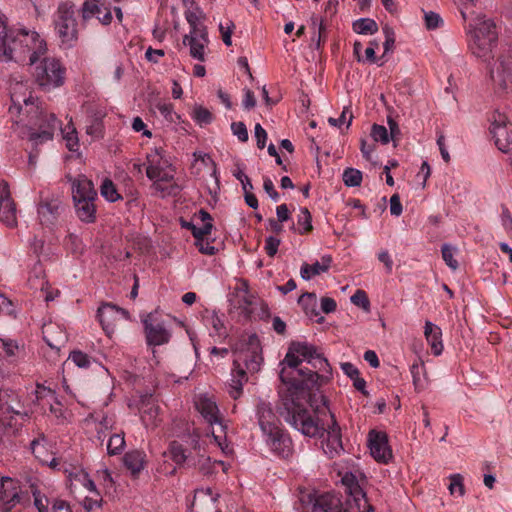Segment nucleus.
Instances as JSON below:
<instances>
[{"mask_svg":"<svg viewBox=\"0 0 512 512\" xmlns=\"http://www.w3.org/2000/svg\"><path fill=\"white\" fill-rule=\"evenodd\" d=\"M301 362L302 360L299 358V355L292 349V344H290L282 362V364H287L288 369L282 368L279 375L281 382L287 386L289 395L282 398L278 412L285 421L303 435L316 437L322 435L325 428L298 401V393L316 387L318 379L321 377L317 372L308 367L299 369L298 366Z\"/></svg>","mask_w":512,"mask_h":512,"instance_id":"obj_1","label":"nucleus"},{"mask_svg":"<svg viewBox=\"0 0 512 512\" xmlns=\"http://www.w3.org/2000/svg\"><path fill=\"white\" fill-rule=\"evenodd\" d=\"M11 105L9 112L11 115L25 114L27 125L30 126L29 139L34 144H40L51 140L55 129L58 126V120L52 113L40 109L35 105L31 92L23 83H15L10 90Z\"/></svg>","mask_w":512,"mask_h":512,"instance_id":"obj_2","label":"nucleus"},{"mask_svg":"<svg viewBox=\"0 0 512 512\" xmlns=\"http://www.w3.org/2000/svg\"><path fill=\"white\" fill-rule=\"evenodd\" d=\"M46 51V41L36 31L10 29L3 47H0V57L5 61L33 65Z\"/></svg>","mask_w":512,"mask_h":512,"instance_id":"obj_3","label":"nucleus"},{"mask_svg":"<svg viewBox=\"0 0 512 512\" xmlns=\"http://www.w3.org/2000/svg\"><path fill=\"white\" fill-rule=\"evenodd\" d=\"M233 364L229 383V395L237 400L243 393V385L248 382V373L259 371L263 361L260 342L256 335L249 336V341L233 352Z\"/></svg>","mask_w":512,"mask_h":512,"instance_id":"obj_4","label":"nucleus"},{"mask_svg":"<svg viewBox=\"0 0 512 512\" xmlns=\"http://www.w3.org/2000/svg\"><path fill=\"white\" fill-rule=\"evenodd\" d=\"M475 27L468 31V47L472 54L489 62L494 57V49L497 47L498 33L496 25L491 19H478Z\"/></svg>","mask_w":512,"mask_h":512,"instance_id":"obj_5","label":"nucleus"},{"mask_svg":"<svg viewBox=\"0 0 512 512\" xmlns=\"http://www.w3.org/2000/svg\"><path fill=\"white\" fill-rule=\"evenodd\" d=\"M76 7L71 2H62L54 14L53 23L63 48H71L78 39Z\"/></svg>","mask_w":512,"mask_h":512,"instance_id":"obj_6","label":"nucleus"},{"mask_svg":"<svg viewBox=\"0 0 512 512\" xmlns=\"http://www.w3.org/2000/svg\"><path fill=\"white\" fill-rule=\"evenodd\" d=\"M22 405L15 391L4 389L0 384V427L4 430H17L19 418H24Z\"/></svg>","mask_w":512,"mask_h":512,"instance_id":"obj_7","label":"nucleus"},{"mask_svg":"<svg viewBox=\"0 0 512 512\" xmlns=\"http://www.w3.org/2000/svg\"><path fill=\"white\" fill-rule=\"evenodd\" d=\"M65 74L66 69L58 59L45 57L36 66L34 77L44 90H51L64 83Z\"/></svg>","mask_w":512,"mask_h":512,"instance_id":"obj_8","label":"nucleus"},{"mask_svg":"<svg viewBox=\"0 0 512 512\" xmlns=\"http://www.w3.org/2000/svg\"><path fill=\"white\" fill-rule=\"evenodd\" d=\"M30 501L29 494L22 491L19 482L3 477L0 483V511L12 512L18 505L24 506Z\"/></svg>","mask_w":512,"mask_h":512,"instance_id":"obj_9","label":"nucleus"},{"mask_svg":"<svg viewBox=\"0 0 512 512\" xmlns=\"http://www.w3.org/2000/svg\"><path fill=\"white\" fill-rule=\"evenodd\" d=\"M63 211L64 206L59 197L40 194L37 212L39 221L43 226L54 225Z\"/></svg>","mask_w":512,"mask_h":512,"instance_id":"obj_10","label":"nucleus"},{"mask_svg":"<svg viewBox=\"0 0 512 512\" xmlns=\"http://www.w3.org/2000/svg\"><path fill=\"white\" fill-rule=\"evenodd\" d=\"M67 179L71 184L73 203L84 202L87 200H98V193L94 188L93 182L85 175L80 174L76 177L68 175Z\"/></svg>","mask_w":512,"mask_h":512,"instance_id":"obj_11","label":"nucleus"},{"mask_svg":"<svg viewBox=\"0 0 512 512\" xmlns=\"http://www.w3.org/2000/svg\"><path fill=\"white\" fill-rule=\"evenodd\" d=\"M97 318L107 335L114 332L115 322L120 318L129 319V312L111 303L98 308Z\"/></svg>","mask_w":512,"mask_h":512,"instance_id":"obj_12","label":"nucleus"},{"mask_svg":"<svg viewBox=\"0 0 512 512\" xmlns=\"http://www.w3.org/2000/svg\"><path fill=\"white\" fill-rule=\"evenodd\" d=\"M0 221L10 228L17 225L16 204L5 181L0 182Z\"/></svg>","mask_w":512,"mask_h":512,"instance_id":"obj_13","label":"nucleus"},{"mask_svg":"<svg viewBox=\"0 0 512 512\" xmlns=\"http://www.w3.org/2000/svg\"><path fill=\"white\" fill-rule=\"evenodd\" d=\"M180 225L182 228L190 230L195 240L209 235L213 227L210 214L203 209L198 214H194L189 221L180 218Z\"/></svg>","mask_w":512,"mask_h":512,"instance_id":"obj_14","label":"nucleus"},{"mask_svg":"<svg viewBox=\"0 0 512 512\" xmlns=\"http://www.w3.org/2000/svg\"><path fill=\"white\" fill-rule=\"evenodd\" d=\"M371 456L380 463H388L392 458V450L385 432L371 430L368 435Z\"/></svg>","mask_w":512,"mask_h":512,"instance_id":"obj_15","label":"nucleus"},{"mask_svg":"<svg viewBox=\"0 0 512 512\" xmlns=\"http://www.w3.org/2000/svg\"><path fill=\"white\" fill-rule=\"evenodd\" d=\"M139 411L141 413L142 423L146 427L155 428L161 422L159 417L160 407L152 394H144L141 396Z\"/></svg>","mask_w":512,"mask_h":512,"instance_id":"obj_16","label":"nucleus"},{"mask_svg":"<svg viewBox=\"0 0 512 512\" xmlns=\"http://www.w3.org/2000/svg\"><path fill=\"white\" fill-rule=\"evenodd\" d=\"M143 323L148 345L159 346L168 343L170 333L161 322L156 321L152 315H148Z\"/></svg>","mask_w":512,"mask_h":512,"instance_id":"obj_17","label":"nucleus"},{"mask_svg":"<svg viewBox=\"0 0 512 512\" xmlns=\"http://www.w3.org/2000/svg\"><path fill=\"white\" fill-rule=\"evenodd\" d=\"M489 72L493 82L501 89H506L508 83H512L511 63L507 58L498 57L489 67Z\"/></svg>","mask_w":512,"mask_h":512,"instance_id":"obj_18","label":"nucleus"},{"mask_svg":"<svg viewBox=\"0 0 512 512\" xmlns=\"http://www.w3.org/2000/svg\"><path fill=\"white\" fill-rule=\"evenodd\" d=\"M308 502L313 503L311 512H344L340 497L326 492L317 497L308 496Z\"/></svg>","mask_w":512,"mask_h":512,"instance_id":"obj_19","label":"nucleus"},{"mask_svg":"<svg viewBox=\"0 0 512 512\" xmlns=\"http://www.w3.org/2000/svg\"><path fill=\"white\" fill-rule=\"evenodd\" d=\"M81 13L84 21L93 17L97 18L104 25H108L112 21L110 8L100 3L99 0H86L82 5Z\"/></svg>","mask_w":512,"mask_h":512,"instance_id":"obj_20","label":"nucleus"},{"mask_svg":"<svg viewBox=\"0 0 512 512\" xmlns=\"http://www.w3.org/2000/svg\"><path fill=\"white\" fill-rule=\"evenodd\" d=\"M195 406L209 424H218L221 431H224V425L219 416L218 406L212 398L200 395L195 401Z\"/></svg>","mask_w":512,"mask_h":512,"instance_id":"obj_21","label":"nucleus"},{"mask_svg":"<svg viewBox=\"0 0 512 512\" xmlns=\"http://www.w3.org/2000/svg\"><path fill=\"white\" fill-rule=\"evenodd\" d=\"M257 414L259 426L263 433L267 436L277 435L278 431L281 429L278 426L279 420L272 408L265 403H261L258 405Z\"/></svg>","mask_w":512,"mask_h":512,"instance_id":"obj_22","label":"nucleus"},{"mask_svg":"<svg viewBox=\"0 0 512 512\" xmlns=\"http://www.w3.org/2000/svg\"><path fill=\"white\" fill-rule=\"evenodd\" d=\"M330 417H331V425L328 426L327 438L323 442V449H324V452L330 458H333L341 450H343V446H342V440H341L340 427L337 424L335 417L332 413H330Z\"/></svg>","mask_w":512,"mask_h":512,"instance_id":"obj_23","label":"nucleus"},{"mask_svg":"<svg viewBox=\"0 0 512 512\" xmlns=\"http://www.w3.org/2000/svg\"><path fill=\"white\" fill-rule=\"evenodd\" d=\"M207 43L208 35L206 31L189 32L183 39V44L190 47V55L200 61L204 60V48Z\"/></svg>","mask_w":512,"mask_h":512,"instance_id":"obj_24","label":"nucleus"},{"mask_svg":"<svg viewBox=\"0 0 512 512\" xmlns=\"http://www.w3.org/2000/svg\"><path fill=\"white\" fill-rule=\"evenodd\" d=\"M268 438L272 450L278 455L287 458L292 454V441L282 430H279L277 435H269Z\"/></svg>","mask_w":512,"mask_h":512,"instance_id":"obj_25","label":"nucleus"},{"mask_svg":"<svg viewBox=\"0 0 512 512\" xmlns=\"http://www.w3.org/2000/svg\"><path fill=\"white\" fill-rule=\"evenodd\" d=\"M220 497L219 493H214L211 488H200L194 491L192 500L189 502L190 508L198 506L215 507L216 502Z\"/></svg>","mask_w":512,"mask_h":512,"instance_id":"obj_26","label":"nucleus"},{"mask_svg":"<svg viewBox=\"0 0 512 512\" xmlns=\"http://www.w3.org/2000/svg\"><path fill=\"white\" fill-rule=\"evenodd\" d=\"M331 263H332V257L330 255L322 256L321 262L317 261L311 265L304 263L300 270L302 279L309 280L316 275L327 272L331 266Z\"/></svg>","mask_w":512,"mask_h":512,"instance_id":"obj_27","label":"nucleus"},{"mask_svg":"<svg viewBox=\"0 0 512 512\" xmlns=\"http://www.w3.org/2000/svg\"><path fill=\"white\" fill-rule=\"evenodd\" d=\"M123 462L132 475L136 476L146 465V454L142 450L129 451L124 455Z\"/></svg>","mask_w":512,"mask_h":512,"instance_id":"obj_28","label":"nucleus"},{"mask_svg":"<svg viewBox=\"0 0 512 512\" xmlns=\"http://www.w3.org/2000/svg\"><path fill=\"white\" fill-rule=\"evenodd\" d=\"M308 364L311 366L310 369H312L314 372H317L321 377L318 379L316 386H320L330 380L332 375V368L328 360L322 354L318 353L313 359H310Z\"/></svg>","mask_w":512,"mask_h":512,"instance_id":"obj_29","label":"nucleus"},{"mask_svg":"<svg viewBox=\"0 0 512 512\" xmlns=\"http://www.w3.org/2000/svg\"><path fill=\"white\" fill-rule=\"evenodd\" d=\"M42 333L44 341L54 349H60L67 340L66 334L54 324L44 325Z\"/></svg>","mask_w":512,"mask_h":512,"instance_id":"obj_30","label":"nucleus"},{"mask_svg":"<svg viewBox=\"0 0 512 512\" xmlns=\"http://www.w3.org/2000/svg\"><path fill=\"white\" fill-rule=\"evenodd\" d=\"M248 282L246 280H239L234 288L235 298L230 299L231 305L238 308L247 309L253 303V296L249 294Z\"/></svg>","mask_w":512,"mask_h":512,"instance_id":"obj_31","label":"nucleus"},{"mask_svg":"<svg viewBox=\"0 0 512 512\" xmlns=\"http://www.w3.org/2000/svg\"><path fill=\"white\" fill-rule=\"evenodd\" d=\"M97 200H87L84 202L73 203L76 216L84 223H94L96 221Z\"/></svg>","mask_w":512,"mask_h":512,"instance_id":"obj_32","label":"nucleus"},{"mask_svg":"<svg viewBox=\"0 0 512 512\" xmlns=\"http://www.w3.org/2000/svg\"><path fill=\"white\" fill-rule=\"evenodd\" d=\"M425 337L431 346L434 355H440L443 351V344L441 340V329L435 326L432 322L426 321L425 323Z\"/></svg>","mask_w":512,"mask_h":512,"instance_id":"obj_33","label":"nucleus"},{"mask_svg":"<svg viewBox=\"0 0 512 512\" xmlns=\"http://www.w3.org/2000/svg\"><path fill=\"white\" fill-rule=\"evenodd\" d=\"M356 491L353 495L348 496L347 504L349 509L353 512H373L374 508L369 503L366 493L363 489L355 488Z\"/></svg>","mask_w":512,"mask_h":512,"instance_id":"obj_34","label":"nucleus"},{"mask_svg":"<svg viewBox=\"0 0 512 512\" xmlns=\"http://www.w3.org/2000/svg\"><path fill=\"white\" fill-rule=\"evenodd\" d=\"M495 139V145L498 149L504 153H508L512 150V129L498 128L492 133Z\"/></svg>","mask_w":512,"mask_h":512,"instance_id":"obj_35","label":"nucleus"},{"mask_svg":"<svg viewBox=\"0 0 512 512\" xmlns=\"http://www.w3.org/2000/svg\"><path fill=\"white\" fill-rule=\"evenodd\" d=\"M148 167L146 169V175L149 179H158L161 177L164 166L167 165V161H163L161 155L157 152L148 155Z\"/></svg>","mask_w":512,"mask_h":512,"instance_id":"obj_36","label":"nucleus"},{"mask_svg":"<svg viewBox=\"0 0 512 512\" xmlns=\"http://www.w3.org/2000/svg\"><path fill=\"white\" fill-rule=\"evenodd\" d=\"M185 18L190 26V32L206 31L202 22L203 13L196 5L187 8Z\"/></svg>","mask_w":512,"mask_h":512,"instance_id":"obj_37","label":"nucleus"},{"mask_svg":"<svg viewBox=\"0 0 512 512\" xmlns=\"http://www.w3.org/2000/svg\"><path fill=\"white\" fill-rule=\"evenodd\" d=\"M51 447L52 442L42 432H39L37 437H35L31 442L32 453L36 458H38L41 461H43L42 457Z\"/></svg>","mask_w":512,"mask_h":512,"instance_id":"obj_38","label":"nucleus"},{"mask_svg":"<svg viewBox=\"0 0 512 512\" xmlns=\"http://www.w3.org/2000/svg\"><path fill=\"white\" fill-rule=\"evenodd\" d=\"M164 457L172 460L177 465H182L187 458L186 450L183 445L177 441H172L169 448L164 452Z\"/></svg>","mask_w":512,"mask_h":512,"instance_id":"obj_39","label":"nucleus"},{"mask_svg":"<svg viewBox=\"0 0 512 512\" xmlns=\"http://www.w3.org/2000/svg\"><path fill=\"white\" fill-rule=\"evenodd\" d=\"M354 32L358 34H374L378 31V25L375 20L370 18H361L352 24Z\"/></svg>","mask_w":512,"mask_h":512,"instance_id":"obj_40","label":"nucleus"},{"mask_svg":"<svg viewBox=\"0 0 512 512\" xmlns=\"http://www.w3.org/2000/svg\"><path fill=\"white\" fill-rule=\"evenodd\" d=\"M291 344L292 349L295 350L303 360L307 361V364L310 362V359H313L318 354L314 345L305 342H292Z\"/></svg>","mask_w":512,"mask_h":512,"instance_id":"obj_41","label":"nucleus"},{"mask_svg":"<svg viewBox=\"0 0 512 512\" xmlns=\"http://www.w3.org/2000/svg\"><path fill=\"white\" fill-rule=\"evenodd\" d=\"M101 195L109 202H116L122 197L118 193L115 184L108 178H106L100 187Z\"/></svg>","mask_w":512,"mask_h":512,"instance_id":"obj_42","label":"nucleus"},{"mask_svg":"<svg viewBox=\"0 0 512 512\" xmlns=\"http://www.w3.org/2000/svg\"><path fill=\"white\" fill-rule=\"evenodd\" d=\"M125 446L124 433H115L110 436L107 443V450L110 455H118Z\"/></svg>","mask_w":512,"mask_h":512,"instance_id":"obj_43","label":"nucleus"},{"mask_svg":"<svg viewBox=\"0 0 512 512\" xmlns=\"http://www.w3.org/2000/svg\"><path fill=\"white\" fill-rule=\"evenodd\" d=\"M62 134L63 139L66 142V147L70 151H76L79 147V141L75 127L72 125H67L64 129H62Z\"/></svg>","mask_w":512,"mask_h":512,"instance_id":"obj_44","label":"nucleus"},{"mask_svg":"<svg viewBox=\"0 0 512 512\" xmlns=\"http://www.w3.org/2000/svg\"><path fill=\"white\" fill-rule=\"evenodd\" d=\"M192 118L200 126H206L213 121V114L203 106H196L192 111Z\"/></svg>","mask_w":512,"mask_h":512,"instance_id":"obj_45","label":"nucleus"},{"mask_svg":"<svg viewBox=\"0 0 512 512\" xmlns=\"http://www.w3.org/2000/svg\"><path fill=\"white\" fill-rule=\"evenodd\" d=\"M344 184L348 187L360 186L362 182V172L354 168H346L343 172Z\"/></svg>","mask_w":512,"mask_h":512,"instance_id":"obj_46","label":"nucleus"},{"mask_svg":"<svg viewBox=\"0 0 512 512\" xmlns=\"http://www.w3.org/2000/svg\"><path fill=\"white\" fill-rule=\"evenodd\" d=\"M298 302L305 306V311L307 315L317 316L319 314L318 311L316 310V296L314 293H303L299 297Z\"/></svg>","mask_w":512,"mask_h":512,"instance_id":"obj_47","label":"nucleus"},{"mask_svg":"<svg viewBox=\"0 0 512 512\" xmlns=\"http://www.w3.org/2000/svg\"><path fill=\"white\" fill-rule=\"evenodd\" d=\"M68 359L79 368H89L91 365V357L80 350H73Z\"/></svg>","mask_w":512,"mask_h":512,"instance_id":"obj_48","label":"nucleus"},{"mask_svg":"<svg viewBox=\"0 0 512 512\" xmlns=\"http://www.w3.org/2000/svg\"><path fill=\"white\" fill-rule=\"evenodd\" d=\"M410 372L413 378V384L416 390H420L423 388L422 382H421V374H425V368L424 363L422 361H417L412 364L410 368Z\"/></svg>","mask_w":512,"mask_h":512,"instance_id":"obj_49","label":"nucleus"},{"mask_svg":"<svg viewBox=\"0 0 512 512\" xmlns=\"http://www.w3.org/2000/svg\"><path fill=\"white\" fill-rule=\"evenodd\" d=\"M157 109L159 110L160 114L169 122L175 123L178 119H180V116L174 111V106L171 103H158Z\"/></svg>","mask_w":512,"mask_h":512,"instance_id":"obj_50","label":"nucleus"},{"mask_svg":"<svg viewBox=\"0 0 512 512\" xmlns=\"http://www.w3.org/2000/svg\"><path fill=\"white\" fill-rule=\"evenodd\" d=\"M371 137L376 142L388 144L390 141L389 133L385 126L374 124L371 129Z\"/></svg>","mask_w":512,"mask_h":512,"instance_id":"obj_51","label":"nucleus"},{"mask_svg":"<svg viewBox=\"0 0 512 512\" xmlns=\"http://www.w3.org/2000/svg\"><path fill=\"white\" fill-rule=\"evenodd\" d=\"M300 213L301 214L298 218V224L303 226V230L300 231V234L311 232L313 230L311 213L306 207L302 208Z\"/></svg>","mask_w":512,"mask_h":512,"instance_id":"obj_52","label":"nucleus"},{"mask_svg":"<svg viewBox=\"0 0 512 512\" xmlns=\"http://www.w3.org/2000/svg\"><path fill=\"white\" fill-rule=\"evenodd\" d=\"M351 302L363 308L365 311L370 310V301L369 298L364 290H357L352 296H351Z\"/></svg>","mask_w":512,"mask_h":512,"instance_id":"obj_53","label":"nucleus"},{"mask_svg":"<svg viewBox=\"0 0 512 512\" xmlns=\"http://www.w3.org/2000/svg\"><path fill=\"white\" fill-rule=\"evenodd\" d=\"M342 483L345 486V492L348 494V496H351L355 493L356 487L358 489H362L352 473H346L342 478Z\"/></svg>","mask_w":512,"mask_h":512,"instance_id":"obj_54","label":"nucleus"},{"mask_svg":"<svg viewBox=\"0 0 512 512\" xmlns=\"http://www.w3.org/2000/svg\"><path fill=\"white\" fill-rule=\"evenodd\" d=\"M173 179L172 175H169L164 169L162 170L161 177L158 179H151L154 181L155 188L161 192H167L168 194L171 191L168 190L167 184Z\"/></svg>","mask_w":512,"mask_h":512,"instance_id":"obj_55","label":"nucleus"},{"mask_svg":"<svg viewBox=\"0 0 512 512\" xmlns=\"http://www.w3.org/2000/svg\"><path fill=\"white\" fill-rule=\"evenodd\" d=\"M442 257L445 263L452 269L456 270L458 268V261L453 256V249L450 245L444 244L442 246Z\"/></svg>","mask_w":512,"mask_h":512,"instance_id":"obj_56","label":"nucleus"},{"mask_svg":"<svg viewBox=\"0 0 512 512\" xmlns=\"http://www.w3.org/2000/svg\"><path fill=\"white\" fill-rule=\"evenodd\" d=\"M231 130L235 136L241 142H246L249 138L247 127L243 122H233L231 124Z\"/></svg>","mask_w":512,"mask_h":512,"instance_id":"obj_57","label":"nucleus"},{"mask_svg":"<svg viewBox=\"0 0 512 512\" xmlns=\"http://www.w3.org/2000/svg\"><path fill=\"white\" fill-rule=\"evenodd\" d=\"M103 132V124L100 118L95 117L92 119L90 125L87 126V134L91 135L94 138H99L102 136Z\"/></svg>","mask_w":512,"mask_h":512,"instance_id":"obj_58","label":"nucleus"},{"mask_svg":"<svg viewBox=\"0 0 512 512\" xmlns=\"http://www.w3.org/2000/svg\"><path fill=\"white\" fill-rule=\"evenodd\" d=\"M101 502H102V498L100 496V493L96 492V494H94L91 497H89V496L85 497L83 506H84L85 510H87L88 512H91V511L95 510L96 508H99L101 506Z\"/></svg>","mask_w":512,"mask_h":512,"instance_id":"obj_59","label":"nucleus"},{"mask_svg":"<svg viewBox=\"0 0 512 512\" xmlns=\"http://www.w3.org/2000/svg\"><path fill=\"white\" fill-rule=\"evenodd\" d=\"M206 313L207 315L204 316L206 325H211L215 332L219 333L224 325L221 318L215 312L206 311Z\"/></svg>","mask_w":512,"mask_h":512,"instance_id":"obj_60","label":"nucleus"},{"mask_svg":"<svg viewBox=\"0 0 512 512\" xmlns=\"http://www.w3.org/2000/svg\"><path fill=\"white\" fill-rule=\"evenodd\" d=\"M508 123L509 122L507 116L496 111L493 114V120L491 123V133H494V131L498 128H506Z\"/></svg>","mask_w":512,"mask_h":512,"instance_id":"obj_61","label":"nucleus"},{"mask_svg":"<svg viewBox=\"0 0 512 512\" xmlns=\"http://www.w3.org/2000/svg\"><path fill=\"white\" fill-rule=\"evenodd\" d=\"M441 23L442 19L439 14L433 11L425 13V25L427 29H436L440 26Z\"/></svg>","mask_w":512,"mask_h":512,"instance_id":"obj_62","label":"nucleus"},{"mask_svg":"<svg viewBox=\"0 0 512 512\" xmlns=\"http://www.w3.org/2000/svg\"><path fill=\"white\" fill-rule=\"evenodd\" d=\"M281 243V240L274 236H269L265 240V251L268 254V256L273 257L277 251L278 247Z\"/></svg>","mask_w":512,"mask_h":512,"instance_id":"obj_63","label":"nucleus"},{"mask_svg":"<svg viewBox=\"0 0 512 512\" xmlns=\"http://www.w3.org/2000/svg\"><path fill=\"white\" fill-rule=\"evenodd\" d=\"M34 497V505L37 508L38 512H48V504L49 500L47 497L42 496L39 492L33 491Z\"/></svg>","mask_w":512,"mask_h":512,"instance_id":"obj_64","label":"nucleus"}]
</instances>
